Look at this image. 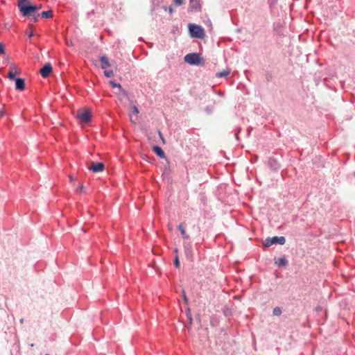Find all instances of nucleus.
<instances>
[{"label": "nucleus", "instance_id": "obj_1", "mask_svg": "<svg viewBox=\"0 0 355 355\" xmlns=\"http://www.w3.org/2000/svg\"><path fill=\"white\" fill-rule=\"evenodd\" d=\"M17 6L25 17H31L37 11V6L31 5L28 0H18Z\"/></svg>", "mask_w": 355, "mask_h": 355}, {"label": "nucleus", "instance_id": "obj_2", "mask_svg": "<svg viewBox=\"0 0 355 355\" xmlns=\"http://www.w3.org/2000/svg\"><path fill=\"white\" fill-rule=\"evenodd\" d=\"M189 29L191 35L193 37L203 38L205 37L204 29L200 26L189 24Z\"/></svg>", "mask_w": 355, "mask_h": 355}, {"label": "nucleus", "instance_id": "obj_3", "mask_svg": "<svg viewBox=\"0 0 355 355\" xmlns=\"http://www.w3.org/2000/svg\"><path fill=\"white\" fill-rule=\"evenodd\" d=\"M184 61L192 65H198L200 63L201 58L199 54L196 53H189L184 58Z\"/></svg>", "mask_w": 355, "mask_h": 355}, {"label": "nucleus", "instance_id": "obj_4", "mask_svg": "<svg viewBox=\"0 0 355 355\" xmlns=\"http://www.w3.org/2000/svg\"><path fill=\"white\" fill-rule=\"evenodd\" d=\"M77 117L83 123H87L91 119V112L89 110L81 109L77 112Z\"/></svg>", "mask_w": 355, "mask_h": 355}, {"label": "nucleus", "instance_id": "obj_5", "mask_svg": "<svg viewBox=\"0 0 355 355\" xmlns=\"http://www.w3.org/2000/svg\"><path fill=\"white\" fill-rule=\"evenodd\" d=\"M286 243V239L284 236H274L272 238H267L265 241V245L267 247L271 246L275 243L284 245Z\"/></svg>", "mask_w": 355, "mask_h": 355}, {"label": "nucleus", "instance_id": "obj_6", "mask_svg": "<svg viewBox=\"0 0 355 355\" xmlns=\"http://www.w3.org/2000/svg\"><path fill=\"white\" fill-rule=\"evenodd\" d=\"M110 85L112 88H117L118 92H116V94L120 96V97H126L128 96L127 92L123 89L122 86L119 83H116L113 80H110L109 82Z\"/></svg>", "mask_w": 355, "mask_h": 355}, {"label": "nucleus", "instance_id": "obj_7", "mask_svg": "<svg viewBox=\"0 0 355 355\" xmlns=\"http://www.w3.org/2000/svg\"><path fill=\"white\" fill-rule=\"evenodd\" d=\"M105 165L102 162H91L89 166H88V169L92 171L94 173L101 172L104 170Z\"/></svg>", "mask_w": 355, "mask_h": 355}, {"label": "nucleus", "instance_id": "obj_8", "mask_svg": "<svg viewBox=\"0 0 355 355\" xmlns=\"http://www.w3.org/2000/svg\"><path fill=\"white\" fill-rule=\"evenodd\" d=\"M52 67L50 63H46L41 69L40 74L43 78H47L52 72Z\"/></svg>", "mask_w": 355, "mask_h": 355}, {"label": "nucleus", "instance_id": "obj_9", "mask_svg": "<svg viewBox=\"0 0 355 355\" xmlns=\"http://www.w3.org/2000/svg\"><path fill=\"white\" fill-rule=\"evenodd\" d=\"M189 8L191 11H198L200 10V4L199 0H190Z\"/></svg>", "mask_w": 355, "mask_h": 355}, {"label": "nucleus", "instance_id": "obj_10", "mask_svg": "<svg viewBox=\"0 0 355 355\" xmlns=\"http://www.w3.org/2000/svg\"><path fill=\"white\" fill-rule=\"evenodd\" d=\"M15 88L19 91H23L25 89V81L23 78L15 79Z\"/></svg>", "mask_w": 355, "mask_h": 355}, {"label": "nucleus", "instance_id": "obj_11", "mask_svg": "<svg viewBox=\"0 0 355 355\" xmlns=\"http://www.w3.org/2000/svg\"><path fill=\"white\" fill-rule=\"evenodd\" d=\"M100 61L101 62V68L104 70L107 69L108 67H110V63L108 60V58L106 56H101L100 58Z\"/></svg>", "mask_w": 355, "mask_h": 355}, {"label": "nucleus", "instance_id": "obj_12", "mask_svg": "<svg viewBox=\"0 0 355 355\" xmlns=\"http://www.w3.org/2000/svg\"><path fill=\"white\" fill-rule=\"evenodd\" d=\"M153 150L159 157H161V158L165 157L164 152L159 146H153Z\"/></svg>", "mask_w": 355, "mask_h": 355}, {"label": "nucleus", "instance_id": "obj_13", "mask_svg": "<svg viewBox=\"0 0 355 355\" xmlns=\"http://www.w3.org/2000/svg\"><path fill=\"white\" fill-rule=\"evenodd\" d=\"M131 112L133 114H135L136 116V118L135 119H133L132 116H130V120L132 123H137V115L139 114V110L138 108L135 106V105H133L131 107Z\"/></svg>", "mask_w": 355, "mask_h": 355}, {"label": "nucleus", "instance_id": "obj_14", "mask_svg": "<svg viewBox=\"0 0 355 355\" xmlns=\"http://www.w3.org/2000/svg\"><path fill=\"white\" fill-rule=\"evenodd\" d=\"M178 230L180 231L181 236L184 239H189V235L187 233L185 226L183 224H180L178 226Z\"/></svg>", "mask_w": 355, "mask_h": 355}, {"label": "nucleus", "instance_id": "obj_15", "mask_svg": "<svg viewBox=\"0 0 355 355\" xmlns=\"http://www.w3.org/2000/svg\"><path fill=\"white\" fill-rule=\"evenodd\" d=\"M287 263L288 261L285 257H281L275 260V264L278 266H286Z\"/></svg>", "mask_w": 355, "mask_h": 355}, {"label": "nucleus", "instance_id": "obj_16", "mask_svg": "<svg viewBox=\"0 0 355 355\" xmlns=\"http://www.w3.org/2000/svg\"><path fill=\"white\" fill-rule=\"evenodd\" d=\"M230 69H223L222 71L216 73V76L217 78H223V77H226L227 76H228L230 74Z\"/></svg>", "mask_w": 355, "mask_h": 355}, {"label": "nucleus", "instance_id": "obj_17", "mask_svg": "<svg viewBox=\"0 0 355 355\" xmlns=\"http://www.w3.org/2000/svg\"><path fill=\"white\" fill-rule=\"evenodd\" d=\"M43 18L49 19L53 17V12L51 10L43 11L41 12Z\"/></svg>", "mask_w": 355, "mask_h": 355}, {"label": "nucleus", "instance_id": "obj_18", "mask_svg": "<svg viewBox=\"0 0 355 355\" xmlns=\"http://www.w3.org/2000/svg\"><path fill=\"white\" fill-rule=\"evenodd\" d=\"M282 313V309H281V308H280V307H278V306H277V307L274 308V309H273V311H272V313H273V315H275V316H279V315H281Z\"/></svg>", "mask_w": 355, "mask_h": 355}, {"label": "nucleus", "instance_id": "obj_19", "mask_svg": "<svg viewBox=\"0 0 355 355\" xmlns=\"http://www.w3.org/2000/svg\"><path fill=\"white\" fill-rule=\"evenodd\" d=\"M185 252L187 253V256L188 257L189 259H192V254H191V248H189V247H185Z\"/></svg>", "mask_w": 355, "mask_h": 355}, {"label": "nucleus", "instance_id": "obj_20", "mask_svg": "<svg viewBox=\"0 0 355 355\" xmlns=\"http://www.w3.org/2000/svg\"><path fill=\"white\" fill-rule=\"evenodd\" d=\"M104 74L105 76H107L108 78L114 76V72L112 70H107V69L104 70Z\"/></svg>", "mask_w": 355, "mask_h": 355}, {"label": "nucleus", "instance_id": "obj_21", "mask_svg": "<svg viewBox=\"0 0 355 355\" xmlns=\"http://www.w3.org/2000/svg\"><path fill=\"white\" fill-rule=\"evenodd\" d=\"M85 190H86V187L83 185H81L76 189V193H85Z\"/></svg>", "mask_w": 355, "mask_h": 355}, {"label": "nucleus", "instance_id": "obj_22", "mask_svg": "<svg viewBox=\"0 0 355 355\" xmlns=\"http://www.w3.org/2000/svg\"><path fill=\"white\" fill-rule=\"evenodd\" d=\"M16 75L15 74V73H13V70H10L8 73V77L10 80H15L16 78H15V76Z\"/></svg>", "mask_w": 355, "mask_h": 355}, {"label": "nucleus", "instance_id": "obj_23", "mask_svg": "<svg viewBox=\"0 0 355 355\" xmlns=\"http://www.w3.org/2000/svg\"><path fill=\"white\" fill-rule=\"evenodd\" d=\"M174 265L176 268L180 267V261H179V256L177 254L174 259Z\"/></svg>", "mask_w": 355, "mask_h": 355}, {"label": "nucleus", "instance_id": "obj_24", "mask_svg": "<svg viewBox=\"0 0 355 355\" xmlns=\"http://www.w3.org/2000/svg\"><path fill=\"white\" fill-rule=\"evenodd\" d=\"M10 70H13V73H15V75H18L20 73V71L17 69L14 65H11V69Z\"/></svg>", "mask_w": 355, "mask_h": 355}, {"label": "nucleus", "instance_id": "obj_25", "mask_svg": "<svg viewBox=\"0 0 355 355\" xmlns=\"http://www.w3.org/2000/svg\"><path fill=\"white\" fill-rule=\"evenodd\" d=\"M6 53L5 47L3 43H0V54L4 55Z\"/></svg>", "mask_w": 355, "mask_h": 355}, {"label": "nucleus", "instance_id": "obj_26", "mask_svg": "<svg viewBox=\"0 0 355 355\" xmlns=\"http://www.w3.org/2000/svg\"><path fill=\"white\" fill-rule=\"evenodd\" d=\"M173 2L176 6H181L183 3V0H173Z\"/></svg>", "mask_w": 355, "mask_h": 355}, {"label": "nucleus", "instance_id": "obj_27", "mask_svg": "<svg viewBox=\"0 0 355 355\" xmlns=\"http://www.w3.org/2000/svg\"><path fill=\"white\" fill-rule=\"evenodd\" d=\"M30 28H31V31L28 35V38H31L33 36V29H32V26H29Z\"/></svg>", "mask_w": 355, "mask_h": 355}, {"label": "nucleus", "instance_id": "obj_28", "mask_svg": "<svg viewBox=\"0 0 355 355\" xmlns=\"http://www.w3.org/2000/svg\"><path fill=\"white\" fill-rule=\"evenodd\" d=\"M183 299H184V302L186 304H187L188 303V298H187L184 291H183Z\"/></svg>", "mask_w": 355, "mask_h": 355}, {"label": "nucleus", "instance_id": "obj_29", "mask_svg": "<svg viewBox=\"0 0 355 355\" xmlns=\"http://www.w3.org/2000/svg\"><path fill=\"white\" fill-rule=\"evenodd\" d=\"M6 114V112L4 110H0V117H3Z\"/></svg>", "mask_w": 355, "mask_h": 355}, {"label": "nucleus", "instance_id": "obj_30", "mask_svg": "<svg viewBox=\"0 0 355 355\" xmlns=\"http://www.w3.org/2000/svg\"><path fill=\"white\" fill-rule=\"evenodd\" d=\"M38 16H39V15H35V14H33V15H32V17H33L34 22H37L38 21Z\"/></svg>", "mask_w": 355, "mask_h": 355}, {"label": "nucleus", "instance_id": "obj_31", "mask_svg": "<svg viewBox=\"0 0 355 355\" xmlns=\"http://www.w3.org/2000/svg\"><path fill=\"white\" fill-rule=\"evenodd\" d=\"M158 133H159V136L160 139H162V141H163V143H165V139L163 137L162 132L160 131H159Z\"/></svg>", "mask_w": 355, "mask_h": 355}, {"label": "nucleus", "instance_id": "obj_32", "mask_svg": "<svg viewBox=\"0 0 355 355\" xmlns=\"http://www.w3.org/2000/svg\"><path fill=\"white\" fill-rule=\"evenodd\" d=\"M69 180H70L71 182H72V181L75 180L74 177H73V175H71L69 176Z\"/></svg>", "mask_w": 355, "mask_h": 355}, {"label": "nucleus", "instance_id": "obj_33", "mask_svg": "<svg viewBox=\"0 0 355 355\" xmlns=\"http://www.w3.org/2000/svg\"><path fill=\"white\" fill-rule=\"evenodd\" d=\"M275 1H276V0H268V2H269V3H270V5H272V4L275 3Z\"/></svg>", "mask_w": 355, "mask_h": 355}, {"label": "nucleus", "instance_id": "obj_34", "mask_svg": "<svg viewBox=\"0 0 355 355\" xmlns=\"http://www.w3.org/2000/svg\"><path fill=\"white\" fill-rule=\"evenodd\" d=\"M174 253L175 254V256H176L177 254H178V248H175V249L174 250Z\"/></svg>", "mask_w": 355, "mask_h": 355}, {"label": "nucleus", "instance_id": "obj_35", "mask_svg": "<svg viewBox=\"0 0 355 355\" xmlns=\"http://www.w3.org/2000/svg\"><path fill=\"white\" fill-rule=\"evenodd\" d=\"M173 8H168V12H169L170 13H172V12H173Z\"/></svg>", "mask_w": 355, "mask_h": 355}, {"label": "nucleus", "instance_id": "obj_36", "mask_svg": "<svg viewBox=\"0 0 355 355\" xmlns=\"http://www.w3.org/2000/svg\"><path fill=\"white\" fill-rule=\"evenodd\" d=\"M37 11H38L41 8V6H37Z\"/></svg>", "mask_w": 355, "mask_h": 355}, {"label": "nucleus", "instance_id": "obj_37", "mask_svg": "<svg viewBox=\"0 0 355 355\" xmlns=\"http://www.w3.org/2000/svg\"><path fill=\"white\" fill-rule=\"evenodd\" d=\"M20 322L23 323L24 322V320L23 319L20 320Z\"/></svg>", "mask_w": 355, "mask_h": 355}, {"label": "nucleus", "instance_id": "obj_38", "mask_svg": "<svg viewBox=\"0 0 355 355\" xmlns=\"http://www.w3.org/2000/svg\"><path fill=\"white\" fill-rule=\"evenodd\" d=\"M0 83H1V79L0 78Z\"/></svg>", "mask_w": 355, "mask_h": 355}]
</instances>
